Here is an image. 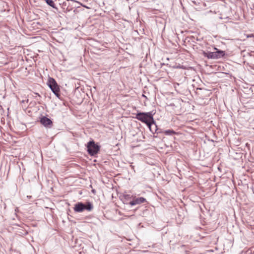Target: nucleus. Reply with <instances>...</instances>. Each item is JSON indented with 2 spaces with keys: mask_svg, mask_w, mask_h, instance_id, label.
<instances>
[{
  "mask_svg": "<svg viewBox=\"0 0 254 254\" xmlns=\"http://www.w3.org/2000/svg\"><path fill=\"white\" fill-rule=\"evenodd\" d=\"M135 118L141 122L145 123L147 126L149 125L151 122H154L153 114L150 112H139L138 113Z\"/></svg>",
  "mask_w": 254,
  "mask_h": 254,
  "instance_id": "obj_1",
  "label": "nucleus"
},
{
  "mask_svg": "<svg viewBox=\"0 0 254 254\" xmlns=\"http://www.w3.org/2000/svg\"><path fill=\"white\" fill-rule=\"evenodd\" d=\"M47 84L54 94L59 98L60 96V88L56 80L53 78L49 77L48 80Z\"/></svg>",
  "mask_w": 254,
  "mask_h": 254,
  "instance_id": "obj_2",
  "label": "nucleus"
},
{
  "mask_svg": "<svg viewBox=\"0 0 254 254\" xmlns=\"http://www.w3.org/2000/svg\"><path fill=\"white\" fill-rule=\"evenodd\" d=\"M87 151L91 156L97 154L100 150V146L95 143L93 140L89 141L86 145Z\"/></svg>",
  "mask_w": 254,
  "mask_h": 254,
  "instance_id": "obj_3",
  "label": "nucleus"
},
{
  "mask_svg": "<svg viewBox=\"0 0 254 254\" xmlns=\"http://www.w3.org/2000/svg\"><path fill=\"white\" fill-rule=\"evenodd\" d=\"M40 123L45 127L51 128L53 126L52 121L46 116L42 117L40 120Z\"/></svg>",
  "mask_w": 254,
  "mask_h": 254,
  "instance_id": "obj_4",
  "label": "nucleus"
},
{
  "mask_svg": "<svg viewBox=\"0 0 254 254\" xmlns=\"http://www.w3.org/2000/svg\"><path fill=\"white\" fill-rule=\"evenodd\" d=\"M146 201V199L143 197H140L134 199L133 200L129 202V204L130 205H134L144 203Z\"/></svg>",
  "mask_w": 254,
  "mask_h": 254,
  "instance_id": "obj_5",
  "label": "nucleus"
},
{
  "mask_svg": "<svg viewBox=\"0 0 254 254\" xmlns=\"http://www.w3.org/2000/svg\"><path fill=\"white\" fill-rule=\"evenodd\" d=\"M83 203L81 202H78L74 204L73 210L75 212H82L83 211Z\"/></svg>",
  "mask_w": 254,
  "mask_h": 254,
  "instance_id": "obj_6",
  "label": "nucleus"
},
{
  "mask_svg": "<svg viewBox=\"0 0 254 254\" xmlns=\"http://www.w3.org/2000/svg\"><path fill=\"white\" fill-rule=\"evenodd\" d=\"M202 55L204 57L207 58L208 59H215V57H216V54L214 53V52H205L203 51Z\"/></svg>",
  "mask_w": 254,
  "mask_h": 254,
  "instance_id": "obj_7",
  "label": "nucleus"
},
{
  "mask_svg": "<svg viewBox=\"0 0 254 254\" xmlns=\"http://www.w3.org/2000/svg\"><path fill=\"white\" fill-rule=\"evenodd\" d=\"M83 211L86 210L88 211H91L93 209V204L89 201H87L86 203H83Z\"/></svg>",
  "mask_w": 254,
  "mask_h": 254,
  "instance_id": "obj_8",
  "label": "nucleus"
},
{
  "mask_svg": "<svg viewBox=\"0 0 254 254\" xmlns=\"http://www.w3.org/2000/svg\"><path fill=\"white\" fill-rule=\"evenodd\" d=\"M147 127H148L150 131L152 133H158L157 132V130L158 129L157 127V125L154 121L153 123L151 122L149 125H147Z\"/></svg>",
  "mask_w": 254,
  "mask_h": 254,
  "instance_id": "obj_9",
  "label": "nucleus"
},
{
  "mask_svg": "<svg viewBox=\"0 0 254 254\" xmlns=\"http://www.w3.org/2000/svg\"><path fill=\"white\" fill-rule=\"evenodd\" d=\"M214 49L216 50V52H214V53L216 54L215 56H216V57H215V59H219V58H222L224 56V55H225L224 51L218 50V49H217L216 48Z\"/></svg>",
  "mask_w": 254,
  "mask_h": 254,
  "instance_id": "obj_10",
  "label": "nucleus"
},
{
  "mask_svg": "<svg viewBox=\"0 0 254 254\" xmlns=\"http://www.w3.org/2000/svg\"><path fill=\"white\" fill-rule=\"evenodd\" d=\"M46 2L48 5H50L53 8H55L56 9H58L53 0H46Z\"/></svg>",
  "mask_w": 254,
  "mask_h": 254,
  "instance_id": "obj_11",
  "label": "nucleus"
},
{
  "mask_svg": "<svg viewBox=\"0 0 254 254\" xmlns=\"http://www.w3.org/2000/svg\"><path fill=\"white\" fill-rule=\"evenodd\" d=\"M164 133L167 135H172L177 134V133L176 132H175L174 130H173V129L166 130L164 131Z\"/></svg>",
  "mask_w": 254,
  "mask_h": 254,
  "instance_id": "obj_12",
  "label": "nucleus"
},
{
  "mask_svg": "<svg viewBox=\"0 0 254 254\" xmlns=\"http://www.w3.org/2000/svg\"><path fill=\"white\" fill-rule=\"evenodd\" d=\"M35 94H36L37 95H38L39 96H40V95L38 93H35Z\"/></svg>",
  "mask_w": 254,
  "mask_h": 254,
  "instance_id": "obj_13",
  "label": "nucleus"
},
{
  "mask_svg": "<svg viewBox=\"0 0 254 254\" xmlns=\"http://www.w3.org/2000/svg\"><path fill=\"white\" fill-rule=\"evenodd\" d=\"M142 96L146 98V97L144 95H143V94L142 95Z\"/></svg>",
  "mask_w": 254,
  "mask_h": 254,
  "instance_id": "obj_14",
  "label": "nucleus"
}]
</instances>
